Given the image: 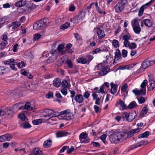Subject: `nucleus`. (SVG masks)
Returning a JSON list of instances; mask_svg holds the SVG:
<instances>
[{"instance_id": "nucleus-38", "label": "nucleus", "mask_w": 155, "mask_h": 155, "mask_svg": "<svg viewBox=\"0 0 155 155\" xmlns=\"http://www.w3.org/2000/svg\"><path fill=\"white\" fill-rule=\"evenodd\" d=\"M8 44V41H2L1 43H0V50H2L3 49L5 48V47Z\"/></svg>"}, {"instance_id": "nucleus-35", "label": "nucleus", "mask_w": 155, "mask_h": 155, "mask_svg": "<svg viewBox=\"0 0 155 155\" xmlns=\"http://www.w3.org/2000/svg\"><path fill=\"white\" fill-rule=\"evenodd\" d=\"M139 21H140L138 19H134L131 23L132 27L135 26H140L139 25Z\"/></svg>"}, {"instance_id": "nucleus-1", "label": "nucleus", "mask_w": 155, "mask_h": 155, "mask_svg": "<svg viewBox=\"0 0 155 155\" xmlns=\"http://www.w3.org/2000/svg\"><path fill=\"white\" fill-rule=\"evenodd\" d=\"M155 63V61L154 60H151L148 59L145 60L143 62L140 68L137 70L136 73L138 74L143 72L144 70L153 65Z\"/></svg>"}, {"instance_id": "nucleus-13", "label": "nucleus", "mask_w": 155, "mask_h": 155, "mask_svg": "<svg viewBox=\"0 0 155 155\" xmlns=\"http://www.w3.org/2000/svg\"><path fill=\"white\" fill-rule=\"evenodd\" d=\"M97 92H96L95 93H93L92 94V96L93 97V99L94 100H96L95 103L96 104L100 105V99L101 97V95H97Z\"/></svg>"}, {"instance_id": "nucleus-42", "label": "nucleus", "mask_w": 155, "mask_h": 155, "mask_svg": "<svg viewBox=\"0 0 155 155\" xmlns=\"http://www.w3.org/2000/svg\"><path fill=\"white\" fill-rule=\"evenodd\" d=\"M42 120L41 119L33 120H32V123L34 125H38L42 123Z\"/></svg>"}, {"instance_id": "nucleus-50", "label": "nucleus", "mask_w": 155, "mask_h": 155, "mask_svg": "<svg viewBox=\"0 0 155 155\" xmlns=\"http://www.w3.org/2000/svg\"><path fill=\"white\" fill-rule=\"evenodd\" d=\"M132 91L136 95H142V91L140 89V90H133Z\"/></svg>"}, {"instance_id": "nucleus-57", "label": "nucleus", "mask_w": 155, "mask_h": 155, "mask_svg": "<svg viewBox=\"0 0 155 155\" xmlns=\"http://www.w3.org/2000/svg\"><path fill=\"white\" fill-rule=\"evenodd\" d=\"M101 51H102V50H101L100 48H97L92 51V54H96L97 53H99L101 52Z\"/></svg>"}, {"instance_id": "nucleus-6", "label": "nucleus", "mask_w": 155, "mask_h": 155, "mask_svg": "<svg viewBox=\"0 0 155 155\" xmlns=\"http://www.w3.org/2000/svg\"><path fill=\"white\" fill-rule=\"evenodd\" d=\"M131 136H127V138H130ZM126 136H109V140L114 143H118L125 140Z\"/></svg>"}, {"instance_id": "nucleus-46", "label": "nucleus", "mask_w": 155, "mask_h": 155, "mask_svg": "<svg viewBox=\"0 0 155 155\" xmlns=\"http://www.w3.org/2000/svg\"><path fill=\"white\" fill-rule=\"evenodd\" d=\"M122 38L124 41H128L131 38V35L129 34H126L123 35L122 37Z\"/></svg>"}, {"instance_id": "nucleus-22", "label": "nucleus", "mask_w": 155, "mask_h": 155, "mask_svg": "<svg viewBox=\"0 0 155 155\" xmlns=\"http://www.w3.org/2000/svg\"><path fill=\"white\" fill-rule=\"evenodd\" d=\"M85 12H82L78 16L75 17L74 19L83 20L85 18Z\"/></svg>"}, {"instance_id": "nucleus-34", "label": "nucleus", "mask_w": 155, "mask_h": 155, "mask_svg": "<svg viewBox=\"0 0 155 155\" xmlns=\"http://www.w3.org/2000/svg\"><path fill=\"white\" fill-rule=\"evenodd\" d=\"M141 146L140 144H136L133 145L129 147L127 149V150L128 152L131 150H133L137 147H140Z\"/></svg>"}, {"instance_id": "nucleus-25", "label": "nucleus", "mask_w": 155, "mask_h": 155, "mask_svg": "<svg viewBox=\"0 0 155 155\" xmlns=\"http://www.w3.org/2000/svg\"><path fill=\"white\" fill-rule=\"evenodd\" d=\"M143 21L145 25L149 27H151L152 25V21L149 19H145Z\"/></svg>"}, {"instance_id": "nucleus-9", "label": "nucleus", "mask_w": 155, "mask_h": 155, "mask_svg": "<svg viewBox=\"0 0 155 155\" xmlns=\"http://www.w3.org/2000/svg\"><path fill=\"white\" fill-rule=\"evenodd\" d=\"M21 25V24L19 21H15L10 24L8 27L9 30L12 31L17 29Z\"/></svg>"}, {"instance_id": "nucleus-51", "label": "nucleus", "mask_w": 155, "mask_h": 155, "mask_svg": "<svg viewBox=\"0 0 155 155\" xmlns=\"http://www.w3.org/2000/svg\"><path fill=\"white\" fill-rule=\"evenodd\" d=\"M66 62L68 65V67L70 68H71L73 67V64L71 62V61L69 60L68 59L66 61Z\"/></svg>"}, {"instance_id": "nucleus-20", "label": "nucleus", "mask_w": 155, "mask_h": 155, "mask_svg": "<svg viewBox=\"0 0 155 155\" xmlns=\"http://www.w3.org/2000/svg\"><path fill=\"white\" fill-rule=\"evenodd\" d=\"M21 73L24 75L27 76L28 78L31 79L32 78L33 76L31 74L25 69L21 70Z\"/></svg>"}, {"instance_id": "nucleus-10", "label": "nucleus", "mask_w": 155, "mask_h": 155, "mask_svg": "<svg viewBox=\"0 0 155 155\" xmlns=\"http://www.w3.org/2000/svg\"><path fill=\"white\" fill-rule=\"evenodd\" d=\"M149 84L147 86L148 90L150 91H152L155 88V82L152 76L149 77Z\"/></svg>"}, {"instance_id": "nucleus-30", "label": "nucleus", "mask_w": 155, "mask_h": 155, "mask_svg": "<svg viewBox=\"0 0 155 155\" xmlns=\"http://www.w3.org/2000/svg\"><path fill=\"white\" fill-rule=\"evenodd\" d=\"M136 115L135 113H131L128 114V121L131 122L135 118Z\"/></svg>"}, {"instance_id": "nucleus-4", "label": "nucleus", "mask_w": 155, "mask_h": 155, "mask_svg": "<svg viewBox=\"0 0 155 155\" xmlns=\"http://www.w3.org/2000/svg\"><path fill=\"white\" fill-rule=\"evenodd\" d=\"M127 3V0H122L119 2L115 7L116 12H119L122 11L126 7Z\"/></svg>"}, {"instance_id": "nucleus-61", "label": "nucleus", "mask_w": 155, "mask_h": 155, "mask_svg": "<svg viewBox=\"0 0 155 155\" xmlns=\"http://www.w3.org/2000/svg\"><path fill=\"white\" fill-rule=\"evenodd\" d=\"M10 143L8 142H5L2 144V146L3 148L6 149L9 146Z\"/></svg>"}, {"instance_id": "nucleus-8", "label": "nucleus", "mask_w": 155, "mask_h": 155, "mask_svg": "<svg viewBox=\"0 0 155 155\" xmlns=\"http://www.w3.org/2000/svg\"><path fill=\"white\" fill-rule=\"evenodd\" d=\"M45 112L48 117H49L48 119L50 118L51 117H56L60 115V113L58 112H56L52 110H51L48 109L45 110Z\"/></svg>"}, {"instance_id": "nucleus-53", "label": "nucleus", "mask_w": 155, "mask_h": 155, "mask_svg": "<svg viewBox=\"0 0 155 155\" xmlns=\"http://www.w3.org/2000/svg\"><path fill=\"white\" fill-rule=\"evenodd\" d=\"M137 45L135 43L132 42L130 43L129 48L130 49H134L136 48Z\"/></svg>"}, {"instance_id": "nucleus-44", "label": "nucleus", "mask_w": 155, "mask_h": 155, "mask_svg": "<svg viewBox=\"0 0 155 155\" xmlns=\"http://www.w3.org/2000/svg\"><path fill=\"white\" fill-rule=\"evenodd\" d=\"M21 127L24 129H28L31 127L30 124L28 122L24 123L21 125Z\"/></svg>"}, {"instance_id": "nucleus-52", "label": "nucleus", "mask_w": 155, "mask_h": 155, "mask_svg": "<svg viewBox=\"0 0 155 155\" xmlns=\"http://www.w3.org/2000/svg\"><path fill=\"white\" fill-rule=\"evenodd\" d=\"M6 68L4 67L0 66V75L4 74Z\"/></svg>"}, {"instance_id": "nucleus-54", "label": "nucleus", "mask_w": 155, "mask_h": 155, "mask_svg": "<svg viewBox=\"0 0 155 155\" xmlns=\"http://www.w3.org/2000/svg\"><path fill=\"white\" fill-rule=\"evenodd\" d=\"M16 64L17 65V67L19 68H21L23 67H24L25 66V64L23 61H21V62L17 63Z\"/></svg>"}, {"instance_id": "nucleus-21", "label": "nucleus", "mask_w": 155, "mask_h": 155, "mask_svg": "<svg viewBox=\"0 0 155 155\" xmlns=\"http://www.w3.org/2000/svg\"><path fill=\"white\" fill-rule=\"evenodd\" d=\"M55 134L56 136H67L71 135V133L63 131H59L56 133Z\"/></svg>"}, {"instance_id": "nucleus-39", "label": "nucleus", "mask_w": 155, "mask_h": 155, "mask_svg": "<svg viewBox=\"0 0 155 155\" xmlns=\"http://www.w3.org/2000/svg\"><path fill=\"white\" fill-rule=\"evenodd\" d=\"M41 36V35L38 33L35 34L33 36V41H37L40 38Z\"/></svg>"}, {"instance_id": "nucleus-37", "label": "nucleus", "mask_w": 155, "mask_h": 155, "mask_svg": "<svg viewBox=\"0 0 155 155\" xmlns=\"http://www.w3.org/2000/svg\"><path fill=\"white\" fill-rule=\"evenodd\" d=\"M133 28L135 33L138 34L140 33L141 31V29L140 26L133 27Z\"/></svg>"}, {"instance_id": "nucleus-28", "label": "nucleus", "mask_w": 155, "mask_h": 155, "mask_svg": "<svg viewBox=\"0 0 155 155\" xmlns=\"http://www.w3.org/2000/svg\"><path fill=\"white\" fill-rule=\"evenodd\" d=\"M140 129H141V128H139L137 129L131 130L127 133V136H128L129 135H133L135 133L138 132Z\"/></svg>"}, {"instance_id": "nucleus-33", "label": "nucleus", "mask_w": 155, "mask_h": 155, "mask_svg": "<svg viewBox=\"0 0 155 155\" xmlns=\"http://www.w3.org/2000/svg\"><path fill=\"white\" fill-rule=\"evenodd\" d=\"M33 153L35 155H41L42 153L41 151L38 149H34L33 151Z\"/></svg>"}, {"instance_id": "nucleus-11", "label": "nucleus", "mask_w": 155, "mask_h": 155, "mask_svg": "<svg viewBox=\"0 0 155 155\" xmlns=\"http://www.w3.org/2000/svg\"><path fill=\"white\" fill-rule=\"evenodd\" d=\"M147 83V80H144L141 83L140 90L142 91V95H145L146 93V86Z\"/></svg>"}, {"instance_id": "nucleus-2", "label": "nucleus", "mask_w": 155, "mask_h": 155, "mask_svg": "<svg viewBox=\"0 0 155 155\" xmlns=\"http://www.w3.org/2000/svg\"><path fill=\"white\" fill-rule=\"evenodd\" d=\"M48 24V20L47 18H44L37 21L33 24L34 29L40 30L46 27Z\"/></svg>"}, {"instance_id": "nucleus-24", "label": "nucleus", "mask_w": 155, "mask_h": 155, "mask_svg": "<svg viewBox=\"0 0 155 155\" xmlns=\"http://www.w3.org/2000/svg\"><path fill=\"white\" fill-rule=\"evenodd\" d=\"M12 138V136H0V142L9 141Z\"/></svg>"}, {"instance_id": "nucleus-59", "label": "nucleus", "mask_w": 155, "mask_h": 155, "mask_svg": "<svg viewBox=\"0 0 155 155\" xmlns=\"http://www.w3.org/2000/svg\"><path fill=\"white\" fill-rule=\"evenodd\" d=\"M53 96V94L52 92H51L45 95L46 97L48 99L52 98Z\"/></svg>"}, {"instance_id": "nucleus-48", "label": "nucleus", "mask_w": 155, "mask_h": 155, "mask_svg": "<svg viewBox=\"0 0 155 155\" xmlns=\"http://www.w3.org/2000/svg\"><path fill=\"white\" fill-rule=\"evenodd\" d=\"M18 117L19 118L23 120H27L28 119H27V117L24 114H20L19 115Z\"/></svg>"}, {"instance_id": "nucleus-5", "label": "nucleus", "mask_w": 155, "mask_h": 155, "mask_svg": "<svg viewBox=\"0 0 155 155\" xmlns=\"http://www.w3.org/2000/svg\"><path fill=\"white\" fill-rule=\"evenodd\" d=\"M21 104L20 103L16 104L13 106V108H17L18 107V110L26 109L28 110H32L33 109V107L31 106V104L30 102H27L24 105L20 106V105Z\"/></svg>"}, {"instance_id": "nucleus-19", "label": "nucleus", "mask_w": 155, "mask_h": 155, "mask_svg": "<svg viewBox=\"0 0 155 155\" xmlns=\"http://www.w3.org/2000/svg\"><path fill=\"white\" fill-rule=\"evenodd\" d=\"M74 100L78 103H81L84 101V98L81 94H79L76 95L74 97Z\"/></svg>"}, {"instance_id": "nucleus-27", "label": "nucleus", "mask_w": 155, "mask_h": 155, "mask_svg": "<svg viewBox=\"0 0 155 155\" xmlns=\"http://www.w3.org/2000/svg\"><path fill=\"white\" fill-rule=\"evenodd\" d=\"M53 84L54 86L59 87L61 84V81L59 79L56 78L53 81Z\"/></svg>"}, {"instance_id": "nucleus-15", "label": "nucleus", "mask_w": 155, "mask_h": 155, "mask_svg": "<svg viewBox=\"0 0 155 155\" xmlns=\"http://www.w3.org/2000/svg\"><path fill=\"white\" fill-rule=\"evenodd\" d=\"M56 51L55 50L53 51H51V54L53 55L50 57L47 60V62L48 63H51L57 59V55L55 54Z\"/></svg>"}, {"instance_id": "nucleus-45", "label": "nucleus", "mask_w": 155, "mask_h": 155, "mask_svg": "<svg viewBox=\"0 0 155 155\" xmlns=\"http://www.w3.org/2000/svg\"><path fill=\"white\" fill-rule=\"evenodd\" d=\"M70 26V23L68 22H66L64 24L61 25L60 26V28L61 29L64 30L68 28Z\"/></svg>"}, {"instance_id": "nucleus-17", "label": "nucleus", "mask_w": 155, "mask_h": 155, "mask_svg": "<svg viewBox=\"0 0 155 155\" xmlns=\"http://www.w3.org/2000/svg\"><path fill=\"white\" fill-rule=\"evenodd\" d=\"M121 57V56L120 51L119 49H117L115 53L114 59L113 64H114L116 61L119 60Z\"/></svg>"}, {"instance_id": "nucleus-23", "label": "nucleus", "mask_w": 155, "mask_h": 155, "mask_svg": "<svg viewBox=\"0 0 155 155\" xmlns=\"http://www.w3.org/2000/svg\"><path fill=\"white\" fill-rule=\"evenodd\" d=\"M110 84L109 83L105 82L100 87V91L102 93H104L105 91L104 90V87L108 88L109 87Z\"/></svg>"}, {"instance_id": "nucleus-40", "label": "nucleus", "mask_w": 155, "mask_h": 155, "mask_svg": "<svg viewBox=\"0 0 155 155\" xmlns=\"http://www.w3.org/2000/svg\"><path fill=\"white\" fill-rule=\"evenodd\" d=\"M15 61V60L14 59L11 58L8 59L4 62L5 64H8L10 66Z\"/></svg>"}, {"instance_id": "nucleus-43", "label": "nucleus", "mask_w": 155, "mask_h": 155, "mask_svg": "<svg viewBox=\"0 0 155 155\" xmlns=\"http://www.w3.org/2000/svg\"><path fill=\"white\" fill-rule=\"evenodd\" d=\"M112 44L114 47L117 48L119 46V43L117 40L114 39L112 41Z\"/></svg>"}, {"instance_id": "nucleus-62", "label": "nucleus", "mask_w": 155, "mask_h": 155, "mask_svg": "<svg viewBox=\"0 0 155 155\" xmlns=\"http://www.w3.org/2000/svg\"><path fill=\"white\" fill-rule=\"evenodd\" d=\"M128 114L127 113H125L123 114L122 117L123 118V120H126L128 121Z\"/></svg>"}, {"instance_id": "nucleus-49", "label": "nucleus", "mask_w": 155, "mask_h": 155, "mask_svg": "<svg viewBox=\"0 0 155 155\" xmlns=\"http://www.w3.org/2000/svg\"><path fill=\"white\" fill-rule=\"evenodd\" d=\"M86 58L87 59V64H88L92 60L93 57L92 55H90L87 56Z\"/></svg>"}, {"instance_id": "nucleus-58", "label": "nucleus", "mask_w": 155, "mask_h": 155, "mask_svg": "<svg viewBox=\"0 0 155 155\" xmlns=\"http://www.w3.org/2000/svg\"><path fill=\"white\" fill-rule=\"evenodd\" d=\"M118 103L122 107H123L124 108L126 106V105L125 104L124 102L121 100H119Z\"/></svg>"}, {"instance_id": "nucleus-63", "label": "nucleus", "mask_w": 155, "mask_h": 155, "mask_svg": "<svg viewBox=\"0 0 155 155\" xmlns=\"http://www.w3.org/2000/svg\"><path fill=\"white\" fill-rule=\"evenodd\" d=\"M69 148V147L68 146H64L60 150V152L61 153H63V152H64L66 150L68 149Z\"/></svg>"}, {"instance_id": "nucleus-32", "label": "nucleus", "mask_w": 155, "mask_h": 155, "mask_svg": "<svg viewBox=\"0 0 155 155\" xmlns=\"http://www.w3.org/2000/svg\"><path fill=\"white\" fill-rule=\"evenodd\" d=\"M147 106L143 107L140 113V115L142 117H143L147 112L148 111V109L147 107Z\"/></svg>"}, {"instance_id": "nucleus-16", "label": "nucleus", "mask_w": 155, "mask_h": 155, "mask_svg": "<svg viewBox=\"0 0 155 155\" xmlns=\"http://www.w3.org/2000/svg\"><path fill=\"white\" fill-rule=\"evenodd\" d=\"M97 34L98 38L101 39L104 38L105 36L104 31L100 28H97Z\"/></svg>"}, {"instance_id": "nucleus-29", "label": "nucleus", "mask_w": 155, "mask_h": 155, "mask_svg": "<svg viewBox=\"0 0 155 155\" xmlns=\"http://www.w3.org/2000/svg\"><path fill=\"white\" fill-rule=\"evenodd\" d=\"M52 142L51 140H49L45 141L43 144V146L45 147H48L51 146Z\"/></svg>"}, {"instance_id": "nucleus-56", "label": "nucleus", "mask_w": 155, "mask_h": 155, "mask_svg": "<svg viewBox=\"0 0 155 155\" xmlns=\"http://www.w3.org/2000/svg\"><path fill=\"white\" fill-rule=\"evenodd\" d=\"M17 62L15 61L12 63L10 65V67L13 70L16 71L17 70L16 68H15V65L16 64Z\"/></svg>"}, {"instance_id": "nucleus-55", "label": "nucleus", "mask_w": 155, "mask_h": 155, "mask_svg": "<svg viewBox=\"0 0 155 155\" xmlns=\"http://www.w3.org/2000/svg\"><path fill=\"white\" fill-rule=\"evenodd\" d=\"M61 85L62 87L66 88L68 86V83L67 81L64 80L62 81Z\"/></svg>"}, {"instance_id": "nucleus-41", "label": "nucleus", "mask_w": 155, "mask_h": 155, "mask_svg": "<svg viewBox=\"0 0 155 155\" xmlns=\"http://www.w3.org/2000/svg\"><path fill=\"white\" fill-rule=\"evenodd\" d=\"M137 105V104L136 102L134 101L130 103L128 106V107L129 109H131L134 108Z\"/></svg>"}, {"instance_id": "nucleus-60", "label": "nucleus", "mask_w": 155, "mask_h": 155, "mask_svg": "<svg viewBox=\"0 0 155 155\" xmlns=\"http://www.w3.org/2000/svg\"><path fill=\"white\" fill-rule=\"evenodd\" d=\"M127 88V84L125 83L121 87V90L122 91H125Z\"/></svg>"}, {"instance_id": "nucleus-64", "label": "nucleus", "mask_w": 155, "mask_h": 155, "mask_svg": "<svg viewBox=\"0 0 155 155\" xmlns=\"http://www.w3.org/2000/svg\"><path fill=\"white\" fill-rule=\"evenodd\" d=\"M143 11H144V8L143 7H141L140 8V9L139 10V13H138V15L139 16H141L143 14Z\"/></svg>"}, {"instance_id": "nucleus-3", "label": "nucleus", "mask_w": 155, "mask_h": 155, "mask_svg": "<svg viewBox=\"0 0 155 155\" xmlns=\"http://www.w3.org/2000/svg\"><path fill=\"white\" fill-rule=\"evenodd\" d=\"M61 117L64 120H69L73 118L74 114L69 110H66L60 113Z\"/></svg>"}, {"instance_id": "nucleus-36", "label": "nucleus", "mask_w": 155, "mask_h": 155, "mask_svg": "<svg viewBox=\"0 0 155 155\" xmlns=\"http://www.w3.org/2000/svg\"><path fill=\"white\" fill-rule=\"evenodd\" d=\"M26 4L25 1L22 0L18 1L15 4V6L17 7H21L24 5Z\"/></svg>"}, {"instance_id": "nucleus-14", "label": "nucleus", "mask_w": 155, "mask_h": 155, "mask_svg": "<svg viewBox=\"0 0 155 155\" xmlns=\"http://www.w3.org/2000/svg\"><path fill=\"white\" fill-rule=\"evenodd\" d=\"M111 87L110 92L113 95L116 93L118 85L117 84H114L113 83L110 84Z\"/></svg>"}, {"instance_id": "nucleus-26", "label": "nucleus", "mask_w": 155, "mask_h": 155, "mask_svg": "<svg viewBox=\"0 0 155 155\" xmlns=\"http://www.w3.org/2000/svg\"><path fill=\"white\" fill-rule=\"evenodd\" d=\"M64 47V45L63 44H61L58 45L57 50L59 53H60L61 54H63L64 53V51H62Z\"/></svg>"}, {"instance_id": "nucleus-31", "label": "nucleus", "mask_w": 155, "mask_h": 155, "mask_svg": "<svg viewBox=\"0 0 155 155\" xmlns=\"http://www.w3.org/2000/svg\"><path fill=\"white\" fill-rule=\"evenodd\" d=\"M77 61L79 63L87 64V59L86 58H79L77 59Z\"/></svg>"}, {"instance_id": "nucleus-47", "label": "nucleus", "mask_w": 155, "mask_h": 155, "mask_svg": "<svg viewBox=\"0 0 155 155\" xmlns=\"http://www.w3.org/2000/svg\"><path fill=\"white\" fill-rule=\"evenodd\" d=\"M137 100L139 103L141 104L145 102V99L144 97L141 96L137 98Z\"/></svg>"}, {"instance_id": "nucleus-12", "label": "nucleus", "mask_w": 155, "mask_h": 155, "mask_svg": "<svg viewBox=\"0 0 155 155\" xmlns=\"http://www.w3.org/2000/svg\"><path fill=\"white\" fill-rule=\"evenodd\" d=\"M13 109H14L13 107L12 108H10L9 109L8 108H4L3 107L0 108L1 116H4L7 114L9 115V113L12 111V110Z\"/></svg>"}, {"instance_id": "nucleus-7", "label": "nucleus", "mask_w": 155, "mask_h": 155, "mask_svg": "<svg viewBox=\"0 0 155 155\" xmlns=\"http://www.w3.org/2000/svg\"><path fill=\"white\" fill-rule=\"evenodd\" d=\"M97 70H102L98 73L99 76H103L106 74L109 71V68L108 66H103L102 64H100L97 66Z\"/></svg>"}, {"instance_id": "nucleus-18", "label": "nucleus", "mask_w": 155, "mask_h": 155, "mask_svg": "<svg viewBox=\"0 0 155 155\" xmlns=\"http://www.w3.org/2000/svg\"><path fill=\"white\" fill-rule=\"evenodd\" d=\"M79 138L81 143H87L90 141V139L88 136H79Z\"/></svg>"}]
</instances>
